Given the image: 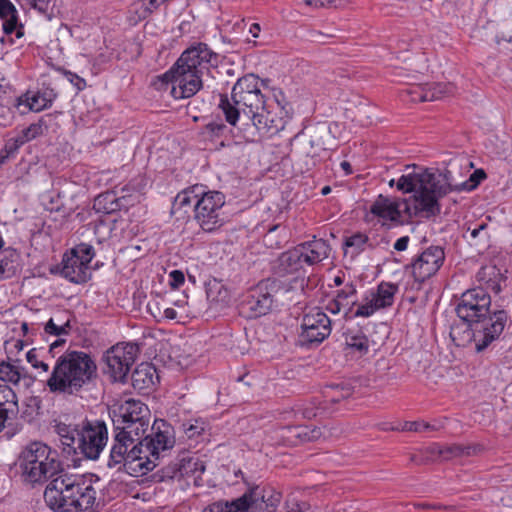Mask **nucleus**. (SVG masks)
<instances>
[{"label": "nucleus", "instance_id": "obj_1", "mask_svg": "<svg viewBox=\"0 0 512 512\" xmlns=\"http://www.w3.org/2000/svg\"><path fill=\"white\" fill-rule=\"evenodd\" d=\"M397 189L413 195L397 200L382 194L370 206L369 214L382 226L403 224L415 217L430 218L440 212L439 199L451 191L450 184L441 173L423 167H413L397 180Z\"/></svg>", "mask_w": 512, "mask_h": 512}, {"label": "nucleus", "instance_id": "obj_2", "mask_svg": "<svg viewBox=\"0 0 512 512\" xmlns=\"http://www.w3.org/2000/svg\"><path fill=\"white\" fill-rule=\"evenodd\" d=\"M97 377V365L83 351H65L53 366L46 385L51 393L78 396L88 391Z\"/></svg>", "mask_w": 512, "mask_h": 512}, {"label": "nucleus", "instance_id": "obj_3", "mask_svg": "<svg viewBox=\"0 0 512 512\" xmlns=\"http://www.w3.org/2000/svg\"><path fill=\"white\" fill-rule=\"evenodd\" d=\"M97 492L91 477L62 473L44 491V500L54 512H86L93 508Z\"/></svg>", "mask_w": 512, "mask_h": 512}, {"label": "nucleus", "instance_id": "obj_4", "mask_svg": "<svg viewBox=\"0 0 512 512\" xmlns=\"http://www.w3.org/2000/svg\"><path fill=\"white\" fill-rule=\"evenodd\" d=\"M19 467L24 482L40 484L61 470V462L55 450L45 443L35 441L21 452Z\"/></svg>", "mask_w": 512, "mask_h": 512}, {"label": "nucleus", "instance_id": "obj_5", "mask_svg": "<svg viewBox=\"0 0 512 512\" xmlns=\"http://www.w3.org/2000/svg\"><path fill=\"white\" fill-rule=\"evenodd\" d=\"M491 297L483 287H476L465 291L456 307L458 317L466 325L451 328L450 336L456 346H464L473 336L470 325L481 321L489 313Z\"/></svg>", "mask_w": 512, "mask_h": 512}, {"label": "nucleus", "instance_id": "obj_6", "mask_svg": "<svg viewBox=\"0 0 512 512\" xmlns=\"http://www.w3.org/2000/svg\"><path fill=\"white\" fill-rule=\"evenodd\" d=\"M331 252L328 241L313 237L283 252L277 261L276 272L280 276L287 274H305L306 267H312L327 259Z\"/></svg>", "mask_w": 512, "mask_h": 512}, {"label": "nucleus", "instance_id": "obj_7", "mask_svg": "<svg viewBox=\"0 0 512 512\" xmlns=\"http://www.w3.org/2000/svg\"><path fill=\"white\" fill-rule=\"evenodd\" d=\"M273 99H268L252 116V123L262 138H271L284 130L291 119V107L279 88L272 89Z\"/></svg>", "mask_w": 512, "mask_h": 512}, {"label": "nucleus", "instance_id": "obj_8", "mask_svg": "<svg viewBox=\"0 0 512 512\" xmlns=\"http://www.w3.org/2000/svg\"><path fill=\"white\" fill-rule=\"evenodd\" d=\"M174 445L175 431L172 425L163 419H156L152 424L151 434L138 443L145 472L152 471Z\"/></svg>", "mask_w": 512, "mask_h": 512}, {"label": "nucleus", "instance_id": "obj_9", "mask_svg": "<svg viewBox=\"0 0 512 512\" xmlns=\"http://www.w3.org/2000/svg\"><path fill=\"white\" fill-rule=\"evenodd\" d=\"M202 77L187 67H181L177 60L168 71L155 77L152 86L158 91L170 87L174 99H185L194 96L202 88Z\"/></svg>", "mask_w": 512, "mask_h": 512}, {"label": "nucleus", "instance_id": "obj_10", "mask_svg": "<svg viewBox=\"0 0 512 512\" xmlns=\"http://www.w3.org/2000/svg\"><path fill=\"white\" fill-rule=\"evenodd\" d=\"M112 420L114 431L140 439L150 425V410L143 402L128 399L120 405Z\"/></svg>", "mask_w": 512, "mask_h": 512}, {"label": "nucleus", "instance_id": "obj_11", "mask_svg": "<svg viewBox=\"0 0 512 512\" xmlns=\"http://www.w3.org/2000/svg\"><path fill=\"white\" fill-rule=\"evenodd\" d=\"M113 444L110 450L107 465L109 468H124L129 474L144 475L146 474L143 465V458L138 444L134 439L118 431H114Z\"/></svg>", "mask_w": 512, "mask_h": 512}, {"label": "nucleus", "instance_id": "obj_12", "mask_svg": "<svg viewBox=\"0 0 512 512\" xmlns=\"http://www.w3.org/2000/svg\"><path fill=\"white\" fill-rule=\"evenodd\" d=\"M225 195L219 191H205L194 204V219L204 232H213L223 225Z\"/></svg>", "mask_w": 512, "mask_h": 512}, {"label": "nucleus", "instance_id": "obj_13", "mask_svg": "<svg viewBox=\"0 0 512 512\" xmlns=\"http://www.w3.org/2000/svg\"><path fill=\"white\" fill-rule=\"evenodd\" d=\"M95 257L94 247L80 243L63 255L61 275L69 281L82 284L90 279L89 265Z\"/></svg>", "mask_w": 512, "mask_h": 512}, {"label": "nucleus", "instance_id": "obj_14", "mask_svg": "<svg viewBox=\"0 0 512 512\" xmlns=\"http://www.w3.org/2000/svg\"><path fill=\"white\" fill-rule=\"evenodd\" d=\"M268 80H260L254 74H247L237 80L232 88L233 97L236 103H240L242 113L251 120L252 116L260 110L261 106L268 100L261 91Z\"/></svg>", "mask_w": 512, "mask_h": 512}, {"label": "nucleus", "instance_id": "obj_15", "mask_svg": "<svg viewBox=\"0 0 512 512\" xmlns=\"http://www.w3.org/2000/svg\"><path fill=\"white\" fill-rule=\"evenodd\" d=\"M77 439L76 454L96 460L108 441L107 426L103 421L83 420L80 423V436Z\"/></svg>", "mask_w": 512, "mask_h": 512}, {"label": "nucleus", "instance_id": "obj_16", "mask_svg": "<svg viewBox=\"0 0 512 512\" xmlns=\"http://www.w3.org/2000/svg\"><path fill=\"white\" fill-rule=\"evenodd\" d=\"M138 346L132 343H118L104 355L106 373L114 382H124L136 360Z\"/></svg>", "mask_w": 512, "mask_h": 512}, {"label": "nucleus", "instance_id": "obj_17", "mask_svg": "<svg viewBox=\"0 0 512 512\" xmlns=\"http://www.w3.org/2000/svg\"><path fill=\"white\" fill-rule=\"evenodd\" d=\"M331 320L320 308L315 307L304 314L301 321L299 343L301 346L320 344L331 334Z\"/></svg>", "mask_w": 512, "mask_h": 512}, {"label": "nucleus", "instance_id": "obj_18", "mask_svg": "<svg viewBox=\"0 0 512 512\" xmlns=\"http://www.w3.org/2000/svg\"><path fill=\"white\" fill-rule=\"evenodd\" d=\"M398 291L399 286L397 284L386 281L380 282L375 289H368L364 292L357 307L356 315L369 318L378 310L391 307Z\"/></svg>", "mask_w": 512, "mask_h": 512}, {"label": "nucleus", "instance_id": "obj_19", "mask_svg": "<svg viewBox=\"0 0 512 512\" xmlns=\"http://www.w3.org/2000/svg\"><path fill=\"white\" fill-rule=\"evenodd\" d=\"M444 261V249L431 245L415 256L408 268L414 280L423 283L439 271Z\"/></svg>", "mask_w": 512, "mask_h": 512}, {"label": "nucleus", "instance_id": "obj_20", "mask_svg": "<svg viewBox=\"0 0 512 512\" xmlns=\"http://www.w3.org/2000/svg\"><path fill=\"white\" fill-rule=\"evenodd\" d=\"M239 498H245L247 512H275L282 496L272 487L252 485Z\"/></svg>", "mask_w": 512, "mask_h": 512}, {"label": "nucleus", "instance_id": "obj_21", "mask_svg": "<svg viewBox=\"0 0 512 512\" xmlns=\"http://www.w3.org/2000/svg\"><path fill=\"white\" fill-rule=\"evenodd\" d=\"M455 92L452 83L433 82L425 84H412L401 90V97L405 101L414 103L436 101Z\"/></svg>", "mask_w": 512, "mask_h": 512}, {"label": "nucleus", "instance_id": "obj_22", "mask_svg": "<svg viewBox=\"0 0 512 512\" xmlns=\"http://www.w3.org/2000/svg\"><path fill=\"white\" fill-rule=\"evenodd\" d=\"M359 303L356 285L350 281L335 292V296L326 304V310L334 315L343 313L346 320L365 318L356 315Z\"/></svg>", "mask_w": 512, "mask_h": 512}, {"label": "nucleus", "instance_id": "obj_23", "mask_svg": "<svg viewBox=\"0 0 512 512\" xmlns=\"http://www.w3.org/2000/svg\"><path fill=\"white\" fill-rule=\"evenodd\" d=\"M178 61L181 67H187L200 75L209 71L210 67L217 66L218 55L207 44L197 43L182 52Z\"/></svg>", "mask_w": 512, "mask_h": 512}, {"label": "nucleus", "instance_id": "obj_24", "mask_svg": "<svg viewBox=\"0 0 512 512\" xmlns=\"http://www.w3.org/2000/svg\"><path fill=\"white\" fill-rule=\"evenodd\" d=\"M273 300L266 287L258 285L251 289L241 303V313L247 318H257L266 315Z\"/></svg>", "mask_w": 512, "mask_h": 512}, {"label": "nucleus", "instance_id": "obj_25", "mask_svg": "<svg viewBox=\"0 0 512 512\" xmlns=\"http://www.w3.org/2000/svg\"><path fill=\"white\" fill-rule=\"evenodd\" d=\"M508 320L504 310L494 312L476 336V349L483 351L502 334Z\"/></svg>", "mask_w": 512, "mask_h": 512}, {"label": "nucleus", "instance_id": "obj_26", "mask_svg": "<svg viewBox=\"0 0 512 512\" xmlns=\"http://www.w3.org/2000/svg\"><path fill=\"white\" fill-rule=\"evenodd\" d=\"M429 452L442 460H452L465 456L477 455L483 450L480 444H446L432 443L428 447Z\"/></svg>", "mask_w": 512, "mask_h": 512}, {"label": "nucleus", "instance_id": "obj_27", "mask_svg": "<svg viewBox=\"0 0 512 512\" xmlns=\"http://www.w3.org/2000/svg\"><path fill=\"white\" fill-rule=\"evenodd\" d=\"M71 323L69 317L65 319V323H56V319H49L44 324V332L48 336H54L57 339L50 343L48 354L51 358H55L57 354L62 352L66 344L65 337L70 334Z\"/></svg>", "mask_w": 512, "mask_h": 512}, {"label": "nucleus", "instance_id": "obj_28", "mask_svg": "<svg viewBox=\"0 0 512 512\" xmlns=\"http://www.w3.org/2000/svg\"><path fill=\"white\" fill-rule=\"evenodd\" d=\"M118 196V190L107 191L98 195L94 200V208L98 212L111 214L131 206L129 195Z\"/></svg>", "mask_w": 512, "mask_h": 512}, {"label": "nucleus", "instance_id": "obj_29", "mask_svg": "<svg viewBox=\"0 0 512 512\" xmlns=\"http://www.w3.org/2000/svg\"><path fill=\"white\" fill-rule=\"evenodd\" d=\"M55 433L59 437V441L63 447V451L68 454H76V446L80 436V423H65L61 420H55L53 426Z\"/></svg>", "mask_w": 512, "mask_h": 512}, {"label": "nucleus", "instance_id": "obj_30", "mask_svg": "<svg viewBox=\"0 0 512 512\" xmlns=\"http://www.w3.org/2000/svg\"><path fill=\"white\" fill-rule=\"evenodd\" d=\"M205 471V466L202 462L193 458H181L175 462L167 465L164 470V476L169 478H183L190 473L193 475L197 472L199 474Z\"/></svg>", "mask_w": 512, "mask_h": 512}, {"label": "nucleus", "instance_id": "obj_31", "mask_svg": "<svg viewBox=\"0 0 512 512\" xmlns=\"http://www.w3.org/2000/svg\"><path fill=\"white\" fill-rule=\"evenodd\" d=\"M158 380L157 370L152 363L143 362L132 373V386L139 392L152 389Z\"/></svg>", "mask_w": 512, "mask_h": 512}, {"label": "nucleus", "instance_id": "obj_32", "mask_svg": "<svg viewBox=\"0 0 512 512\" xmlns=\"http://www.w3.org/2000/svg\"><path fill=\"white\" fill-rule=\"evenodd\" d=\"M19 413L18 397L8 385H0V418L12 421Z\"/></svg>", "mask_w": 512, "mask_h": 512}, {"label": "nucleus", "instance_id": "obj_33", "mask_svg": "<svg viewBox=\"0 0 512 512\" xmlns=\"http://www.w3.org/2000/svg\"><path fill=\"white\" fill-rule=\"evenodd\" d=\"M476 280L480 285L479 287H483L487 292L490 290L497 294L501 291L503 275L497 266L486 265L479 269Z\"/></svg>", "mask_w": 512, "mask_h": 512}, {"label": "nucleus", "instance_id": "obj_34", "mask_svg": "<svg viewBox=\"0 0 512 512\" xmlns=\"http://www.w3.org/2000/svg\"><path fill=\"white\" fill-rule=\"evenodd\" d=\"M2 29L4 35L0 38L2 45L12 46L24 37V25L19 21L18 12L2 20Z\"/></svg>", "mask_w": 512, "mask_h": 512}, {"label": "nucleus", "instance_id": "obj_35", "mask_svg": "<svg viewBox=\"0 0 512 512\" xmlns=\"http://www.w3.org/2000/svg\"><path fill=\"white\" fill-rule=\"evenodd\" d=\"M53 89L39 90L32 94L25 95V104L30 111L40 112L52 106L56 99Z\"/></svg>", "mask_w": 512, "mask_h": 512}, {"label": "nucleus", "instance_id": "obj_36", "mask_svg": "<svg viewBox=\"0 0 512 512\" xmlns=\"http://www.w3.org/2000/svg\"><path fill=\"white\" fill-rule=\"evenodd\" d=\"M344 337L346 348L352 353L361 357L369 352V339L361 330H348Z\"/></svg>", "mask_w": 512, "mask_h": 512}, {"label": "nucleus", "instance_id": "obj_37", "mask_svg": "<svg viewBox=\"0 0 512 512\" xmlns=\"http://www.w3.org/2000/svg\"><path fill=\"white\" fill-rule=\"evenodd\" d=\"M219 97L218 108L223 113L226 122L231 126H236L239 121L240 113L242 112L240 103H236L232 91L230 96L220 94Z\"/></svg>", "mask_w": 512, "mask_h": 512}, {"label": "nucleus", "instance_id": "obj_38", "mask_svg": "<svg viewBox=\"0 0 512 512\" xmlns=\"http://www.w3.org/2000/svg\"><path fill=\"white\" fill-rule=\"evenodd\" d=\"M146 188L145 179L141 176L133 178L129 183L122 187H115L114 190H118V196L129 195L131 206L140 201L141 196L144 194Z\"/></svg>", "mask_w": 512, "mask_h": 512}, {"label": "nucleus", "instance_id": "obj_39", "mask_svg": "<svg viewBox=\"0 0 512 512\" xmlns=\"http://www.w3.org/2000/svg\"><path fill=\"white\" fill-rule=\"evenodd\" d=\"M202 512H247L245 498L232 501H218L210 504Z\"/></svg>", "mask_w": 512, "mask_h": 512}, {"label": "nucleus", "instance_id": "obj_40", "mask_svg": "<svg viewBox=\"0 0 512 512\" xmlns=\"http://www.w3.org/2000/svg\"><path fill=\"white\" fill-rule=\"evenodd\" d=\"M281 436L289 442H293L292 438H298L301 441H309L318 437L319 432L316 430L309 431L307 426H284L281 427Z\"/></svg>", "mask_w": 512, "mask_h": 512}, {"label": "nucleus", "instance_id": "obj_41", "mask_svg": "<svg viewBox=\"0 0 512 512\" xmlns=\"http://www.w3.org/2000/svg\"><path fill=\"white\" fill-rule=\"evenodd\" d=\"M22 378V368L19 365L2 361L0 363V380L17 385Z\"/></svg>", "mask_w": 512, "mask_h": 512}, {"label": "nucleus", "instance_id": "obj_42", "mask_svg": "<svg viewBox=\"0 0 512 512\" xmlns=\"http://www.w3.org/2000/svg\"><path fill=\"white\" fill-rule=\"evenodd\" d=\"M369 242V237L365 233L357 232L345 239V251H351L353 255L363 252Z\"/></svg>", "mask_w": 512, "mask_h": 512}, {"label": "nucleus", "instance_id": "obj_43", "mask_svg": "<svg viewBox=\"0 0 512 512\" xmlns=\"http://www.w3.org/2000/svg\"><path fill=\"white\" fill-rule=\"evenodd\" d=\"M203 188L204 186L202 185H194L179 192L175 198V204L180 207L190 206L192 203L195 204L201 196Z\"/></svg>", "mask_w": 512, "mask_h": 512}, {"label": "nucleus", "instance_id": "obj_44", "mask_svg": "<svg viewBox=\"0 0 512 512\" xmlns=\"http://www.w3.org/2000/svg\"><path fill=\"white\" fill-rule=\"evenodd\" d=\"M19 255L15 250L7 251L0 260V277L8 278L12 276L18 265Z\"/></svg>", "mask_w": 512, "mask_h": 512}, {"label": "nucleus", "instance_id": "obj_45", "mask_svg": "<svg viewBox=\"0 0 512 512\" xmlns=\"http://www.w3.org/2000/svg\"><path fill=\"white\" fill-rule=\"evenodd\" d=\"M231 130L222 121H211L204 127V134L211 140L220 139L227 136Z\"/></svg>", "mask_w": 512, "mask_h": 512}, {"label": "nucleus", "instance_id": "obj_46", "mask_svg": "<svg viewBox=\"0 0 512 512\" xmlns=\"http://www.w3.org/2000/svg\"><path fill=\"white\" fill-rule=\"evenodd\" d=\"M41 353V350L32 348L26 353V360L34 369L46 373L49 371V364L42 359Z\"/></svg>", "mask_w": 512, "mask_h": 512}, {"label": "nucleus", "instance_id": "obj_47", "mask_svg": "<svg viewBox=\"0 0 512 512\" xmlns=\"http://www.w3.org/2000/svg\"><path fill=\"white\" fill-rule=\"evenodd\" d=\"M351 394H352V391L350 388H348V387L340 388L339 386L329 387L324 392L326 401H329L331 403H338L342 399H346V398L350 397Z\"/></svg>", "mask_w": 512, "mask_h": 512}, {"label": "nucleus", "instance_id": "obj_48", "mask_svg": "<svg viewBox=\"0 0 512 512\" xmlns=\"http://www.w3.org/2000/svg\"><path fill=\"white\" fill-rule=\"evenodd\" d=\"M439 427L435 424H431L429 422H425L423 420L419 421H406L401 427L402 431L409 432H424V431H436Z\"/></svg>", "mask_w": 512, "mask_h": 512}, {"label": "nucleus", "instance_id": "obj_49", "mask_svg": "<svg viewBox=\"0 0 512 512\" xmlns=\"http://www.w3.org/2000/svg\"><path fill=\"white\" fill-rule=\"evenodd\" d=\"M22 142H18V140H9L5 143L4 147L0 150V167L4 165L8 159L14 156L17 153Z\"/></svg>", "mask_w": 512, "mask_h": 512}, {"label": "nucleus", "instance_id": "obj_50", "mask_svg": "<svg viewBox=\"0 0 512 512\" xmlns=\"http://www.w3.org/2000/svg\"><path fill=\"white\" fill-rule=\"evenodd\" d=\"M149 6L142 0H134L129 7V12L134 13L138 19H146L152 14L151 10H148Z\"/></svg>", "mask_w": 512, "mask_h": 512}, {"label": "nucleus", "instance_id": "obj_51", "mask_svg": "<svg viewBox=\"0 0 512 512\" xmlns=\"http://www.w3.org/2000/svg\"><path fill=\"white\" fill-rule=\"evenodd\" d=\"M20 5L33 8L42 14H46L49 10L52 0H16Z\"/></svg>", "mask_w": 512, "mask_h": 512}, {"label": "nucleus", "instance_id": "obj_52", "mask_svg": "<svg viewBox=\"0 0 512 512\" xmlns=\"http://www.w3.org/2000/svg\"><path fill=\"white\" fill-rule=\"evenodd\" d=\"M488 225L487 223H481L475 227L469 226L467 231L470 233V238L475 240L477 238H488Z\"/></svg>", "mask_w": 512, "mask_h": 512}, {"label": "nucleus", "instance_id": "obj_53", "mask_svg": "<svg viewBox=\"0 0 512 512\" xmlns=\"http://www.w3.org/2000/svg\"><path fill=\"white\" fill-rule=\"evenodd\" d=\"M185 282V275L181 270H172L169 273V284L173 289H179Z\"/></svg>", "mask_w": 512, "mask_h": 512}, {"label": "nucleus", "instance_id": "obj_54", "mask_svg": "<svg viewBox=\"0 0 512 512\" xmlns=\"http://www.w3.org/2000/svg\"><path fill=\"white\" fill-rule=\"evenodd\" d=\"M14 13H17V9L10 0H0L1 21Z\"/></svg>", "mask_w": 512, "mask_h": 512}, {"label": "nucleus", "instance_id": "obj_55", "mask_svg": "<svg viewBox=\"0 0 512 512\" xmlns=\"http://www.w3.org/2000/svg\"><path fill=\"white\" fill-rule=\"evenodd\" d=\"M287 512H312L306 502H287Z\"/></svg>", "mask_w": 512, "mask_h": 512}, {"label": "nucleus", "instance_id": "obj_56", "mask_svg": "<svg viewBox=\"0 0 512 512\" xmlns=\"http://www.w3.org/2000/svg\"><path fill=\"white\" fill-rule=\"evenodd\" d=\"M67 79L80 91L86 87V81L75 73L66 72Z\"/></svg>", "mask_w": 512, "mask_h": 512}, {"label": "nucleus", "instance_id": "obj_57", "mask_svg": "<svg viewBox=\"0 0 512 512\" xmlns=\"http://www.w3.org/2000/svg\"><path fill=\"white\" fill-rule=\"evenodd\" d=\"M42 131V126L40 124H31L28 128L24 130V137L27 140L33 139L37 137Z\"/></svg>", "mask_w": 512, "mask_h": 512}, {"label": "nucleus", "instance_id": "obj_58", "mask_svg": "<svg viewBox=\"0 0 512 512\" xmlns=\"http://www.w3.org/2000/svg\"><path fill=\"white\" fill-rule=\"evenodd\" d=\"M295 2H296V5L299 7L305 6V7H309L312 9H318V8L324 7L323 0H295Z\"/></svg>", "mask_w": 512, "mask_h": 512}, {"label": "nucleus", "instance_id": "obj_59", "mask_svg": "<svg viewBox=\"0 0 512 512\" xmlns=\"http://www.w3.org/2000/svg\"><path fill=\"white\" fill-rule=\"evenodd\" d=\"M409 242L410 237L408 235L402 236L395 241L393 248L396 251H405L408 248Z\"/></svg>", "mask_w": 512, "mask_h": 512}, {"label": "nucleus", "instance_id": "obj_60", "mask_svg": "<svg viewBox=\"0 0 512 512\" xmlns=\"http://www.w3.org/2000/svg\"><path fill=\"white\" fill-rule=\"evenodd\" d=\"M9 88V82L6 77L0 73V101L5 97Z\"/></svg>", "mask_w": 512, "mask_h": 512}, {"label": "nucleus", "instance_id": "obj_61", "mask_svg": "<svg viewBox=\"0 0 512 512\" xmlns=\"http://www.w3.org/2000/svg\"><path fill=\"white\" fill-rule=\"evenodd\" d=\"M147 6H149L148 10H151L152 13L156 11L161 5L169 2L170 0H143Z\"/></svg>", "mask_w": 512, "mask_h": 512}, {"label": "nucleus", "instance_id": "obj_62", "mask_svg": "<svg viewBox=\"0 0 512 512\" xmlns=\"http://www.w3.org/2000/svg\"><path fill=\"white\" fill-rule=\"evenodd\" d=\"M324 7H343L348 3V0H323Z\"/></svg>", "mask_w": 512, "mask_h": 512}, {"label": "nucleus", "instance_id": "obj_63", "mask_svg": "<svg viewBox=\"0 0 512 512\" xmlns=\"http://www.w3.org/2000/svg\"><path fill=\"white\" fill-rule=\"evenodd\" d=\"M21 329L23 331V334L24 335H27L29 333V331L31 330L33 333L34 332H37L39 327H36L34 323H28V322H23L21 324Z\"/></svg>", "mask_w": 512, "mask_h": 512}, {"label": "nucleus", "instance_id": "obj_64", "mask_svg": "<svg viewBox=\"0 0 512 512\" xmlns=\"http://www.w3.org/2000/svg\"><path fill=\"white\" fill-rule=\"evenodd\" d=\"M163 315L166 319L174 320L177 318L178 314L174 308H166L164 309Z\"/></svg>", "mask_w": 512, "mask_h": 512}]
</instances>
